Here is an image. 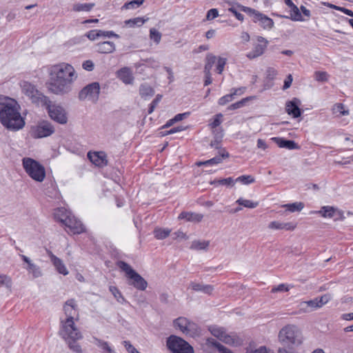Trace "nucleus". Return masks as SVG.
<instances>
[{
	"mask_svg": "<svg viewBox=\"0 0 353 353\" xmlns=\"http://www.w3.org/2000/svg\"><path fill=\"white\" fill-rule=\"evenodd\" d=\"M49 79L46 83L48 90L57 95L68 94L77 75L74 68L68 63L55 64L49 68Z\"/></svg>",
	"mask_w": 353,
	"mask_h": 353,
	"instance_id": "f257e3e1",
	"label": "nucleus"
},
{
	"mask_svg": "<svg viewBox=\"0 0 353 353\" xmlns=\"http://www.w3.org/2000/svg\"><path fill=\"white\" fill-rule=\"evenodd\" d=\"M20 107L14 100L0 105V121L8 130H19L25 125V120L19 112Z\"/></svg>",
	"mask_w": 353,
	"mask_h": 353,
	"instance_id": "f03ea898",
	"label": "nucleus"
},
{
	"mask_svg": "<svg viewBox=\"0 0 353 353\" xmlns=\"http://www.w3.org/2000/svg\"><path fill=\"white\" fill-rule=\"evenodd\" d=\"M279 341L282 345L298 347L303 343V336L299 328L294 325L283 327L279 333Z\"/></svg>",
	"mask_w": 353,
	"mask_h": 353,
	"instance_id": "7ed1b4c3",
	"label": "nucleus"
},
{
	"mask_svg": "<svg viewBox=\"0 0 353 353\" xmlns=\"http://www.w3.org/2000/svg\"><path fill=\"white\" fill-rule=\"evenodd\" d=\"M63 311L66 316V319L61 321V330L64 335L68 334L69 331L77 330L74 325V318L78 315L77 305L74 299L68 300L63 305Z\"/></svg>",
	"mask_w": 353,
	"mask_h": 353,
	"instance_id": "20e7f679",
	"label": "nucleus"
},
{
	"mask_svg": "<svg viewBox=\"0 0 353 353\" xmlns=\"http://www.w3.org/2000/svg\"><path fill=\"white\" fill-rule=\"evenodd\" d=\"M117 266L125 273L126 276L130 279L129 284L139 290H145L148 287V282L131 266L125 261H119L117 262Z\"/></svg>",
	"mask_w": 353,
	"mask_h": 353,
	"instance_id": "39448f33",
	"label": "nucleus"
},
{
	"mask_svg": "<svg viewBox=\"0 0 353 353\" xmlns=\"http://www.w3.org/2000/svg\"><path fill=\"white\" fill-rule=\"evenodd\" d=\"M60 212H63V208H59L54 212V218L63 223L65 226L74 234H81L85 231V227L81 222L71 214H64V217H60Z\"/></svg>",
	"mask_w": 353,
	"mask_h": 353,
	"instance_id": "423d86ee",
	"label": "nucleus"
},
{
	"mask_svg": "<svg viewBox=\"0 0 353 353\" xmlns=\"http://www.w3.org/2000/svg\"><path fill=\"white\" fill-rule=\"evenodd\" d=\"M23 166L27 174L34 181L41 182L46 176L44 167L30 158L23 159Z\"/></svg>",
	"mask_w": 353,
	"mask_h": 353,
	"instance_id": "0eeeda50",
	"label": "nucleus"
},
{
	"mask_svg": "<svg viewBox=\"0 0 353 353\" xmlns=\"http://www.w3.org/2000/svg\"><path fill=\"white\" fill-rule=\"evenodd\" d=\"M236 6L243 12L247 13L250 17H253V22L259 23L261 28L265 30H270L274 26L273 20L266 16L265 14L253 9L250 7L244 6L240 3H237Z\"/></svg>",
	"mask_w": 353,
	"mask_h": 353,
	"instance_id": "6e6552de",
	"label": "nucleus"
},
{
	"mask_svg": "<svg viewBox=\"0 0 353 353\" xmlns=\"http://www.w3.org/2000/svg\"><path fill=\"white\" fill-rule=\"evenodd\" d=\"M167 348L172 353H194L193 347L184 339L170 335L166 339Z\"/></svg>",
	"mask_w": 353,
	"mask_h": 353,
	"instance_id": "1a4fd4ad",
	"label": "nucleus"
},
{
	"mask_svg": "<svg viewBox=\"0 0 353 353\" xmlns=\"http://www.w3.org/2000/svg\"><path fill=\"white\" fill-rule=\"evenodd\" d=\"M22 92L26 95L32 103H47L48 99L39 92L36 87L28 81H23L21 84Z\"/></svg>",
	"mask_w": 353,
	"mask_h": 353,
	"instance_id": "9d476101",
	"label": "nucleus"
},
{
	"mask_svg": "<svg viewBox=\"0 0 353 353\" xmlns=\"http://www.w3.org/2000/svg\"><path fill=\"white\" fill-rule=\"evenodd\" d=\"M100 85L98 82H93L85 86L79 92V99L80 101L89 100L96 103L99 97Z\"/></svg>",
	"mask_w": 353,
	"mask_h": 353,
	"instance_id": "9b49d317",
	"label": "nucleus"
},
{
	"mask_svg": "<svg viewBox=\"0 0 353 353\" xmlns=\"http://www.w3.org/2000/svg\"><path fill=\"white\" fill-rule=\"evenodd\" d=\"M60 335L66 341L69 348L74 353H84L81 345L77 342L82 338L81 333L79 330L69 331L68 334L64 335L63 332H60Z\"/></svg>",
	"mask_w": 353,
	"mask_h": 353,
	"instance_id": "f8f14e48",
	"label": "nucleus"
},
{
	"mask_svg": "<svg viewBox=\"0 0 353 353\" xmlns=\"http://www.w3.org/2000/svg\"><path fill=\"white\" fill-rule=\"evenodd\" d=\"M48 101L49 104L47 105V110L50 117L60 124L66 123L68 117L64 108L59 105L50 104L49 100Z\"/></svg>",
	"mask_w": 353,
	"mask_h": 353,
	"instance_id": "ddd939ff",
	"label": "nucleus"
},
{
	"mask_svg": "<svg viewBox=\"0 0 353 353\" xmlns=\"http://www.w3.org/2000/svg\"><path fill=\"white\" fill-rule=\"evenodd\" d=\"M54 132V128L50 123L43 121L39 125L31 128L30 134L34 139H41L50 136Z\"/></svg>",
	"mask_w": 353,
	"mask_h": 353,
	"instance_id": "4468645a",
	"label": "nucleus"
},
{
	"mask_svg": "<svg viewBox=\"0 0 353 353\" xmlns=\"http://www.w3.org/2000/svg\"><path fill=\"white\" fill-rule=\"evenodd\" d=\"M173 325L186 335H192L197 330V326L194 323L183 316L174 320Z\"/></svg>",
	"mask_w": 353,
	"mask_h": 353,
	"instance_id": "2eb2a0df",
	"label": "nucleus"
},
{
	"mask_svg": "<svg viewBox=\"0 0 353 353\" xmlns=\"http://www.w3.org/2000/svg\"><path fill=\"white\" fill-rule=\"evenodd\" d=\"M256 41L258 43L255 44L252 50L246 54V57L250 59H254L261 56L268 47V41L264 37L258 36Z\"/></svg>",
	"mask_w": 353,
	"mask_h": 353,
	"instance_id": "dca6fc26",
	"label": "nucleus"
},
{
	"mask_svg": "<svg viewBox=\"0 0 353 353\" xmlns=\"http://www.w3.org/2000/svg\"><path fill=\"white\" fill-rule=\"evenodd\" d=\"M88 158L95 165L104 167L108 164L106 156L103 152H89Z\"/></svg>",
	"mask_w": 353,
	"mask_h": 353,
	"instance_id": "f3484780",
	"label": "nucleus"
},
{
	"mask_svg": "<svg viewBox=\"0 0 353 353\" xmlns=\"http://www.w3.org/2000/svg\"><path fill=\"white\" fill-rule=\"evenodd\" d=\"M218 153V155L209 160L197 162L196 165L198 166L217 165L221 163L223 159L228 158L230 156L229 153L225 150V149H221Z\"/></svg>",
	"mask_w": 353,
	"mask_h": 353,
	"instance_id": "a211bd4d",
	"label": "nucleus"
},
{
	"mask_svg": "<svg viewBox=\"0 0 353 353\" xmlns=\"http://www.w3.org/2000/svg\"><path fill=\"white\" fill-rule=\"evenodd\" d=\"M300 101L294 98L292 101H289L285 105V111L289 115H292L293 118H298L301 115V110L299 108Z\"/></svg>",
	"mask_w": 353,
	"mask_h": 353,
	"instance_id": "6ab92c4d",
	"label": "nucleus"
},
{
	"mask_svg": "<svg viewBox=\"0 0 353 353\" xmlns=\"http://www.w3.org/2000/svg\"><path fill=\"white\" fill-rule=\"evenodd\" d=\"M20 257L23 261L27 263L26 269L30 274H32L33 278H39L42 276V271L41 268L37 265L32 263L28 256L23 254H20Z\"/></svg>",
	"mask_w": 353,
	"mask_h": 353,
	"instance_id": "aec40b11",
	"label": "nucleus"
},
{
	"mask_svg": "<svg viewBox=\"0 0 353 353\" xmlns=\"http://www.w3.org/2000/svg\"><path fill=\"white\" fill-rule=\"evenodd\" d=\"M116 49V46L112 41L99 42L95 45V50L97 52L101 54L112 53Z\"/></svg>",
	"mask_w": 353,
	"mask_h": 353,
	"instance_id": "412c9836",
	"label": "nucleus"
},
{
	"mask_svg": "<svg viewBox=\"0 0 353 353\" xmlns=\"http://www.w3.org/2000/svg\"><path fill=\"white\" fill-rule=\"evenodd\" d=\"M279 148H287L288 150L299 149V145L292 140H287L281 137H274L272 139Z\"/></svg>",
	"mask_w": 353,
	"mask_h": 353,
	"instance_id": "4be33fe9",
	"label": "nucleus"
},
{
	"mask_svg": "<svg viewBox=\"0 0 353 353\" xmlns=\"http://www.w3.org/2000/svg\"><path fill=\"white\" fill-rule=\"evenodd\" d=\"M117 77L125 84H131L134 81V77L129 68L125 67L117 72Z\"/></svg>",
	"mask_w": 353,
	"mask_h": 353,
	"instance_id": "5701e85b",
	"label": "nucleus"
},
{
	"mask_svg": "<svg viewBox=\"0 0 353 353\" xmlns=\"http://www.w3.org/2000/svg\"><path fill=\"white\" fill-rule=\"evenodd\" d=\"M221 341L227 345L234 347L240 346L243 343V340L241 338H239L236 334L234 333L227 334L225 332L223 339H221Z\"/></svg>",
	"mask_w": 353,
	"mask_h": 353,
	"instance_id": "b1692460",
	"label": "nucleus"
},
{
	"mask_svg": "<svg viewBox=\"0 0 353 353\" xmlns=\"http://www.w3.org/2000/svg\"><path fill=\"white\" fill-rule=\"evenodd\" d=\"M51 262L52 263L53 265L54 266L56 270L63 275H67L68 274L69 272L67 270L65 265H64L63 261L54 255L52 253H50V254Z\"/></svg>",
	"mask_w": 353,
	"mask_h": 353,
	"instance_id": "393cba45",
	"label": "nucleus"
},
{
	"mask_svg": "<svg viewBox=\"0 0 353 353\" xmlns=\"http://www.w3.org/2000/svg\"><path fill=\"white\" fill-rule=\"evenodd\" d=\"M179 219H185L190 222H201L203 218V214L192 212H182L179 215Z\"/></svg>",
	"mask_w": 353,
	"mask_h": 353,
	"instance_id": "a878e982",
	"label": "nucleus"
},
{
	"mask_svg": "<svg viewBox=\"0 0 353 353\" xmlns=\"http://www.w3.org/2000/svg\"><path fill=\"white\" fill-rule=\"evenodd\" d=\"M189 288L195 292H202L207 294H210L214 290L213 286L211 285H204L196 282H191Z\"/></svg>",
	"mask_w": 353,
	"mask_h": 353,
	"instance_id": "bb28decb",
	"label": "nucleus"
},
{
	"mask_svg": "<svg viewBox=\"0 0 353 353\" xmlns=\"http://www.w3.org/2000/svg\"><path fill=\"white\" fill-rule=\"evenodd\" d=\"M148 19H144L143 17H135L133 19H130L125 20L124 23L126 26L130 28H135V27H141L143 26L145 22H146Z\"/></svg>",
	"mask_w": 353,
	"mask_h": 353,
	"instance_id": "cd10ccee",
	"label": "nucleus"
},
{
	"mask_svg": "<svg viewBox=\"0 0 353 353\" xmlns=\"http://www.w3.org/2000/svg\"><path fill=\"white\" fill-rule=\"evenodd\" d=\"M154 94V89L147 83H143L139 88V94L142 98L146 99L148 97L153 96Z\"/></svg>",
	"mask_w": 353,
	"mask_h": 353,
	"instance_id": "c85d7f7f",
	"label": "nucleus"
},
{
	"mask_svg": "<svg viewBox=\"0 0 353 353\" xmlns=\"http://www.w3.org/2000/svg\"><path fill=\"white\" fill-rule=\"evenodd\" d=\"M283 207L291 212H300L303 209L304 204L302 202H295L292 203L285 204L283 205Z\"/></svg>",
	"mask_w": 353,
	"mask_h": 353,
	"instance_id": "c756f323",
	"label": "nucleus"
},
{
	"mask_svg": "<svg viewBox=\"0 0 353 353\" xmlns=\"http://www.w3.org/2000/svg\"><path fill=\"white\" fill-rule=\"evenodd\" d=\"M94 6V3H76L73 6V10L75 12H88L90 11L93 7Z\"/></svg>",
	"mask_w": 353,
	"mask_h": 353,
	"instance_id": "7c9ffc66",
	"label": "nucleus"
},
{
	"mask_svg": "<svg viewBox=\"0 0 353 353\" xmlns=\"http://www.w3.org/2000/svg\"><path fill=\"white\" fill-rule=\"evenodd\" d=\"M208 341L213 347H216L219 353H233L230 349L225 347L214 339H208Z\"/></svg>",
	"mask_w": 353,
	"mask_h": 353,
	"instance_id": "2f4dec72",
	"label": "nucleus"
},
{
	"mask_svg": "<svg viewBox=\"0 0 353 353\" xmlns=\"http://www.w3.org/2000/svg\"><path fill=\"white\" fill-rule=\"evenodd\" d=\"M171 232V230L168 228H156L154 230V235L157 239L162 240L167 238Z\"/></svg>",
	"mask_w": 353,
	"mask_h": 353,
	"instance_id": "473e14b6",
	"label": "nucleus"
},
{
	"mask_svg": "<svg viewBox=\"0 0 353 353\" xmlns=\"http://www.w3.org/2000/svg\"><path fill=\"white\" fill-rule=\"evenodd\" d=\"M209 330L214 336L220 341H221V339H223L225 333L226 332L223 327L217 326H211L210 327Z\"/></svg>",
	"mask_w": 353,
	"mask_h": 353,
	"instance_id": "72a5a7b5",
	"label": "nucleus"
},
{
	"mask_svg": "<svg viewBox=\"0 0 353 353\" xmlns=\"http://www.w3.org/2000/svg\"><path fill=\"white\" fill-rule=\"evenodd\" d=\"M209 245L210 242L208 241H194L190 245V249L196 250H205Z\"/></svg>",
	"mask_w": 353,
	"mask_h": 353,
	"instance_id": "f704fd0d",
	"label": "nucleus"
},
{
	"mask_svg": "<svg viewBox=\"0 0 353 353\" xmlns=\"http://www.w3.org/2000/svg\"><path fill=\"white\" fill-rule=\"evenodd\" d=\"M12 285V279L8 275L0 274V287L4 286L8 290L11 291Z\"/></svg>",
	"mask_w": 353,
	"mask_h": 353,
	"instance_id": "c9c22d12",
	"label": "nucleus"
},
{
	"mask_svg": "<svg viewBox=\"0 0 353 353\" xmlns=\"http://www.w3.org/2000/svg\"><path fill=\"white\" fill-rule=\"evenodd\" d=\"M109 290L119 303H124L126 302L121 292L117 287L111 285Z\"/></svg>",
	"mask_w": 353,
	"mask_h": 353,
	"instance_id": "e433bc0d",
	"label": "nucleus"
},
{
	"mask_svg": "<svg viewBox=\"0 0 353 353\" xmlns=\"http://www.w3.org/2000/svg\"><path fill=\"white\" fill-rule=\"evenodd\" d=\"M216 60V57L212 54H208L206 57V63L204 67L205 73H210V70Z\"/></svg>",
	"mask_w": 353,
	"mask_h": 353,
	"instance_id": "4c0bfd02",
	"label": "nucleus"
},
{
	"mask_svg": "<svg viewBox=\"0 0 353 353\" xmlns=\"http://www.w3.org/2000/svg\"><path fill=\"white\" fill-rule=\"evenodd\" d=\"M335 209L331 206H323L318 212L323 217L332 218L334 216Z\"/></svg>",
	"mask_w": 353,
	"mask_h": 353,
	"instance_id": "58836bf2",
	"label": "nucleus"
},
{
	"mask_svg": "<svg viewBox=\"0 0 353 353\" xmlns=\"http://www.w3.org/2000/svg\"><path fill=\"white\" fill-rule=\"evenodd\" d=\"M237 90H234V92H232L230 94H226V95L221 97L219 99L218 103L220 105H224L226 103L231 101L234 99V96H236L239 94V93H237Z\"/></svg>",
	"mask_w": 353,
	"mask_h": 353,
	"instance_id": "ea45409f",
	"label": "nucleus"
},
{
	"mask_svg": "<svg viewBox=\"0 0 353 353\" xmlns=\"http://www.w3.org/2000/svg\"><path fill=\"white\" fill-rule=\"evenodd\" d=\"M236 203H238L240 205H243L245 208H255L258 206V202H254L250 200L243 199L242 198H239L236 201Z\"/></svg>",
	"mask_w": 353,
	"mask_h": 353,
	"instance_id": "a19ab883",
	"label": "nucleus"
},
{
	"mask_svg": "<svg viewBox=\"0 0 353 353\" xmlns=\"http://www.w3.org/2000/svg\"><path fill=\"white\" fill-rule=\"evenodd\" d=\"M290 12H291L290 19L292 21H301L303 20L302 15L299 11V9L298 8V7L296 6L292 8Z\"/></svg>",
	"mask_w": 353,
	"mask_h": 353,
	"instance_id": "79ce46f5",
	"label": "nucleus"
},
{
	"mask_svg": "<svg viewBox=\"0 0 353 353\" xmlns=\"http://www.w3.org/2000/svg\"><path fill=\"white\" fill-rule=\"evenodd\" d=\"M144 2V0H132L131 1L125 3L122 8L129 10V9H134L139 7Z\"/></svg>",
	"mask_w": 353,
	"mask_h": 353,
	"instance_id": "37998d69",
	"label": "nucleus"
},
{
	"mask_svg": "<svg viewBox=\"0 0 353 353\" xmlns=\"http://www.w3.org/2000/svg\"><path fill=\"white\" fill-rule=\"evenodd\" d=\"M237 3H235L232 7L229 8L228 11L232 13L236 19H238L240 21H243L244 20V16L239 12V10H241L236 6Z\"/></svg>",
	"mask_w": 353,
	"mask_h": 353,
	"instance_id": "c03bdc74",
	"label": "nucleus"
},
{
	"mask_svg": "<svg viewBox=\"0 0 353 353\" xmlns=\"http://www.w3.org/2000/svg\"><path fill=\"white\" fill-rule=\"evenodd\" d=\"M254 178L251 175H242L235 179L236 182H241L248 185L254 182Z\"/></svg>",
	"mask_w": 353,
	"mask_h": 353,
	"instance_id": "a18cd8bd",
	"label": "nucleus"
},
{
	"mask_svg": "<svg viewBox=\"0 0 353 353\" xmlns=\"http://www.w3.org/2000/svg\"><path fill=\"white\" fill-rule=\"evenodd\" d=\"M333 114H339L340 115H347L348 111L344 110V105L342 103H336L332 108Z\"/></svg>",
	"mask_w": 353,
	"mask_h": 353,
	"instance_id": "49530a36",
	"label": "nucleus"
},
{
	"mask_svg": "<svg viewBox=\"0 0 353 353\" xmlns=\"http://www.w3.org/2000/svg\"><path fill=\"white\" fill-rule=\"evenodd\" d=\"M150 37L157 44L159 43L161 39V34L155 28H151L150 30Z\"/></svg>",
	"mask_w": 353,
	"mask_h": 353,
	"instance_id": "de8ad7c7",
	"label": "nucleus"
},
{
	"mask_svg": "<svg viewBox=\"0 0 353 353\" xmlns=\"http://www.w3.org/2000/svg\"><path fill=\"white\" fill-rule=\"evenodd\" d=\"M314 79L317 81L325 82L328 80V74L326 72L316 71L314 72Z\"/></svg>",
	"mask_w": 353,
	"mask_h": 353,
	"instance_id": "09e8293b",
	"label": "nucleus"
},
{
	"mask_svg": "<svg viewBox=\"0 0 353 353\" xmlns=\"http://www.w3.org/2000/svg\"><path fill=\"white\" fill-rule=\"evenodd\" d=\"M162 98V95L157 94L155 97V99H153V101L150 104L149 108H148V114H151L157 105L159 104V103L161 101Z\"/></svg>",
	"mask_w": 353,
	"mask_h": 353,
	"instance_id": "8fccbe9b",
	"label": "nucleus"
},
{
	"mask_svg": "<svg viewBox=\"0 0 353 353\" xmlns=\"http://www.w3.org/2000/svg\"><path fill=\"white\" fill-rule=\"evenodd\" d=\"M99 32L100 34V37H108V38L114 37L117 39H119L120 37L119 34H116L114 32H113L112 30L105 31V30H99Z\"/></svg>",
	"mask_w": 353,
	"mask_h": 353,
	"instance_id": "3c124183",
	"label": "nucleus"
},
{
	"mask_svg": "<svg viewBox=\"0 0 353 353\" xmlns=\"http://www.w3.org/2000/svg\"><path fill=\"white\" fill-rule=\"evenodd\" d=\"M219 185H225L226 187H233L234 183L236 182L234 179L232 177H228L225 179H219Z\"/></svg>",
	"mask_w": 353,
	"mask_h": 353,
	"instance_id": "603ef678",
	"label": "nucleus"
},
{
	"mask_svg": "<svg viewBox=\"0 0 353 353\" xmlns=\"http://www.w3.org/2000/svg\"><path fill=\"white\" fill-rule=\"evenodd\" d=\"M295 347L292 345H282V347H279L277 353H296Z\"/></svg>",
	"mask_w": 353,
	"mask_h": 353,
	"instance_id": "864d4df0",
	"label": "nucleus"
},
{
	"mask_svg": "<svg viewBox=\"0 0 353 353\" xmlns=\"http://www.w3.org/2000/svg\"><path fill=\"white\" fill-rule=\"evenodd\" d=\"M97 341V345L101 347L103 350H106L108 353L114 352L112 348L109 346L108 343L105 341H103L100 339H96Z\"/></svg>",
	"mask_w": 353,
	"mask_h": 353,
	"instance_id": "5fc2aeb1",
	"label": "nucleus"
},
{
	"mask_svg": "<svg viewBox=\"0 0 353 353\" xmlns=\"http://www.w3.org/2000/svg\"><path fill=\"white\" fill-rule=\"evenodd\" d=\"M99 30H92L85 34V36L91 41H94L100 37Z\"/></svg>",
	"mask_w": 353,
	"mask_h": 353,
	"instance_id": "6e6d98bb",
	"label": "nucleus"
},
{
	"mask_svg": "<svg viewBox=\"0 0 353 353\" xmlns=\"http://www.w3.org/2000/svg\"><path fill=\"white\" fill-rule=\"evenodd\" d=\"M226 63V59L225 58H222V57H219L218 59V63H217V65H216V70L218 72L219 74H221L223 69H224V66Z\"/></svg>",
	"mask_w": 353,
	"mask_h": 353,
	"instance_id": "4d7b16f0",
	"label": "nucleus"
},
{
	"mask_svg": "<svg viewBox=\"0 0 353 353\" xmlns=\"http://www.w3.org/2000/svg\"><path fill=\"white\" fill-rule=\"evenodd\" d=\"M330 295L328 294H324L319 298L317 297L316 299L319 307H321L323 305L326 304L330 300Z\"/></svg>",
	"mask_w": 353,
	"mask_h": 353,
	"instance_id": "13d9d810",
	"label": "nucleus"
},
{
	"mask_svg": "<svg viewBox=\"0 0 353 353\" xmlns=\"http://www.w3.org/2000/svg\"><path fill=\"white\" fill-rule=\"evenodd\" d=\"M288 290H289L288 286L284 283H281L276 287H274L271 290V292L275 293L277 292H288Z\"/></svg>",
	"mask_w": 353,
	"mask_h": 353,
	"instance_id": "bf43d9fd",
	"label": "nucleus"
},
{
	"mask_svg": "<svg viewBox=\"0 0 353 353\" xmlns=\"http://www.w3.org/2000/svg\"><path fill=\"white\" fill-rule=\"evenodd\" d=\"M222 137H223L222 134H221L219 137H216L214 141H211L210 146L215 149H218L219 151L221 150V149H223L221 147V139Z\"/></svg>",
	"mask_w": 353,
	"mask_h": 353,
	"instance_id": "052dcab7",
	"label": "nucleus"
},
{
	"mask_svg": "<svg viewBox=\"0 0 353 353\" xmlns=\"http://www.w3.org/2000/svg\"><path fill=\"white\" fill-rule=\"evenodd\" d=\"M268 228L272 230H283V223L279 221H272L269 223Z\"/></svg>",
	"mask_w": 353,
	"mask_h": 353,
	"instance_id": "680f3d73",
	"label": "nucleus"
},
{
	"mask_svg": "<svg viewBox=\"0 0 353 353\" xmlns=\"http://www.w3.org/2000/svg\"><path fill=\"white\" fill-rule=\"evenodd\" d=\"M219 16L218 10L216 8H212L209 10L206 14V19L208 20H212Z\"/></svg>",
	"mask_w": 353,
	"mask_h": 353,
	"instance_id": "e2e57ef3",
	"label": "nucleus"
},
{
	"mask_svg": "<svg viewBox=\"0 0 353 353\" xmlns=\"http://www.w3.org/2000/svg\"><path fill=\"white\" fill-rule=\"evenodd\" d=\"M126 350L129 353H139V352L130 343V341H124L123 342Z\"/></svg>",
	"mask_w": 353,
	"mask_h": 353,
	"instance_id": "0e129e2a",
	"label": "nucleus"
},
{
	"mask_svg": "<svg viewBox=\"0 0 353 353\" xmlns=\"http://www.w3.org/2000/svg\"><path fill=\"white\" fill-rule=\"evenodd\" d=\"M245 101H246V99H242L239 101L234 103L231 104L230 106H228V110H233L239 109L243 106Z\"/></svg>",
	"mask_w": 353,
	"mask_h": 353,
	"instance_id": "69168bd1",
	"label": "nucleus"
},
{
	"mask_svg": "<svg viewBox=\"0 0 353 353\" xmlns=\"http://www.w3.org/2000/svg\"><path fill=\"white\" fill-rule=\"evenodd\" d=\"M303 304L311 307L312 310L317 309V308L320 307L316 298H315L312 300H310L308 301H305L303 303Z\"/></svg>",
	"mask_w": 353,
	"mask_h": 353,
	"instance_id": "338daca9",
	"label": "nucleus"
},
{
	"mask_svg": "<svg viewBox=\"0 0 353 353\" xmlns=\"http://www.w3.org/2000/svg\"><path fill=\"white\" fill-rule=\"evenodd\" d=\"M82 67L87 71H92L94 69V63L91 60H87L83 63Z\"/></svg>",
	"mask_w": 353,
	"mask_h": 353,
	"instance_id": "774afa93",
	"label": "nucleus"
}]
</instances>
